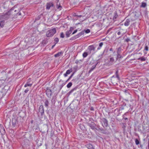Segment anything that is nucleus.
Returning <instances> with one entry per match:
<instances>
[{
    "label": "nucleus",
    "instance_id": "1",
    "mask_svg": "<svg viewBox=\"0 0 149 149\" xmlns=\"http://www.w3.org/2000/svg\"><path fill=\"white\" fill-rule=\"evenodd\" d=\"M16 6H14L6 13L3 15H0V19H4L6 20L9 19L10 17V15L11 14L13 13L12 12L13 10H14V12H15L17 11V9H15Z\"/></svg>",
    "mask_w": 149,
    "mask_h": 149
},
{
    "label": "nucleus",
    "instance_id": "2",
    "mask_svg": "<svg viewBox=\"0 0 149 149\" xmlns=\"http://www.w3.org/2000/svg\"><path fill=\"white\" fill-rule=\"evenodd\" d=\"M37 112L38 116L39 117L40 116L41 118H42L44 114V109L43 105H41L39 107Z\"/></svg>",
    "mask_w": 149,
    "mask_h": 149
},
{
    "label": "nucleus",
    "instance_id": "3",
    "mask_svg": "<svg viewBox=\"0 0 149 149\" xmlns=\"http://www.w3.org/2000/svg\"><path fill=\"white\" fill-rule=\"evenodd\" d=\"M115 75L113 76L111 78V80L112 83L116 84V82H115V81L117 80H119L120 78L118 74V71L117 70L115 72Z\"/></svg>",
    "mask_w": 149,
    "mask_h": 149
},
{
    "label": "nucleus",
    "instance_id": "4",
    "mask_svg": "<svg viewBox=\"0 0 149 149\" xmlns=\"http://www.w3.org/2000/svg\"><path fill=\"white\" fill-rule=\"evenodd\" d=\"M56 30L55 28L48 30L46 33V35L47 37H50L53 36L56 33Z\"/></svg>",
    "mask_w": 149,
    "mask_h": 149
},
{
    "label": "nucleus",
    "instance_id": "5",
    "mask_svg": "<svg viewBox=\"0 0 149 149\" xmlns=\"http://www.w3.org/2000/svg\"><path fill=\"white\" fill-rule=\"evenodd\" d=\"M100 122L103 127H107L108 125V121L107 120L104 118H100Z\"/></svg>",
    "mask_w": 149,
    "mask_h": 149
},
{
    "label": "nucleus",
    "instance_id": "6",
    "mask_svg": "<svg viewBox=\"0 0 149 149\" xmlns=\"http://www.w3.org/2000/svg\"><path fill=\"white\" fill-rule=\"evenodd\" d=\"M46 89V94L48 97L50 98L52 94V91L50 88L48 87H47Z\"/></svg>",
    "mask_w": 149,
    "mask_h": 149
},
{
    "label": "nucleus",
    "instance_id": "7",
    "mask_svg": "<svg viewBox=\"0 0 149 149\" xmlns=\"http://www.w3.org/2000/svg\"><path fill=\"white\" fill-rule=\"evenodd\" d=\"M88 125L93 130H96V124L93 122H91V123H88Z\"/></svg>",
    "mask_w": 149,
    "mask_h": 149
},
{
    "label": "nucleus",
    "instance_id": "8",
    "mask_svg": "<svg viewBox=\"0 0 149 149\" xmlns=\"http://www.w3.org/2000/svg\"><path fill=\"white\" fill-rule=\"evenodd\" d=\"M95 47L93 45H91L89 46L86 50V51L88 52V53L91 54V51H95Z\"/></svg>",
    "mask_w": 149,
    "mask_h": 149
},
{
    "label": "nucleus",
    "instance_id": "9",
    "mask_svg": "<svg viewBox=\"0 0 149 149\" xmlns=\"http://www.w3.org/2000/svg\"><path fill=\"white\" fill-rule=\"evenodd\" d=\"M12 124L13 126L15 127L17 124L18 123L17 118V117H15L12 119Z\"/></svg>",
    "mask_w": 149,
    "mask_h": 149
},
{
    "label": "nucleus",
    "instance_id": "10",
    "mask_svg": "<svg viewBox=\"0 0 149 149\" xmlns=\"http://www.w3.org/2000/svg\"><path fill=\"white\" fill-rule=\"evenodd\" d=\"M54 1L56 3L57 8L60 10L62 8V6H61L60 3L59 2V0H54Z\"/></svg>",
    "mask_w": 149,
    "mask_h": 149
},
{
    "label": "nucleus",
    "instance_id": "11",
    "mask_svg": "<svg viewBox=\"0 0 149 149\" xmlns=\"http://www.w3.org/2000/svg\"><path fill=\"white\" fill-rule=\"evenodd\" d=\"M0 132L2 134H4L5 133V129L2 125H0Z\"/></svg>",
    "mask_w": 149,
    "mask_h": 149
},
{
    "label": "nucleus",
    "instance_id": "12",
    "mask_svg": "<svg viewBox=\"0 0 149 149\" xmlns=\"http://www.w3.org/2000/svg\"><path fill=\"white\" fill-rule=\"evenodd\" d=\"M43 102L44 103V105L47 108H48L49 107V103L48 100L47 99H45L43 100Z\"/></svg>",
    "mask_w": 149,
    "mask_h": 149
},
{
    "label": "nucleus",
    "instance_id": "13",
    "mask_svg": "<svg viewBox=\"0 0 149 149\" xmlns=\"http://www.w3.org/2000/svg\"><path fill=\"white\" fill-rule=\"evenodd\" d=\"M72 71V68H71L70 69L67 70L66 73L64 74L65 77H66L68 76V75Z\"/></svg>",
    "mask_w": 149,
    "mask_h": 149
},
{
    "label": "nucleus",
    "instance_id": "14",
    "mask_svg": "<svg viewBox=\"0 0 149 149\" xmlns=\"http://www.w3.org/2000/svg\"><path fill=\"white\" fill-rule=\"evenodd\" d=\"M54 4L52 3L49 2L47 3L46 5V9L49 10L51 7H53Z\"/></svg>",
    "mask_w": 149,
    "mask_h": 149
},
{
    "label": "nucleus",
    "instance_id": "15",
    "mask_svg": "<svg viewBox=\"0 0 149 149\" xmlns=\"http://www.w3.org/2000/svg\"><path fill=\"white\" fill-rule=\"evenodd\" d=\"M26 115V112L24 111L20 112L19 113V115L20 117L23 118Z\"/></svg>",
    "mask_w": 149,
    "mask_h": 149
},
{
    "label": "nucleus",
    "instance_id": "16",
    "mask_svg": "<svg viewBox=\"0 0 149 149\" xmlns=\"http://www.w3.org/2000/svg\"><path fill=\"white\" fill-rule=\"evenodd\" d=\"M114 59L113 57H110L109 61V64L110 65H112L113 64V62L114 61Z\"/></svg>",
    "mask_w": 149,
    "mask_h": 149
},
{
    "label": "nucleus",
    "instance_id": "17",
    "mask_svg": "<svg viewBox=\"0 0 149 149\" xmlns=\"http://www.w3.org/2000/svg\"><path fill=\"white\" fill-rule=\"evenodd\" d=\"M118 17V15L116 11L114 13L113 19L114 21H116V18Z\"/></svg>",
    "mask_w": 149,
    "mask_h": 149
},
{
    "label": "nucleus",
    "instance_id": "18",
    "mask_svg": "<svg viewBox=\"0 0 149 149\" xmlns=\"http://www.w3.org/2000/svg\"><path fill=\"white\" fill-rule=\"evenodd\" d=\"M63 54V52L61 51L55 54L54 56L55 57H57L61 56Z\"/></svg>",
    "mask_w": 149,
    "mask_h": 149
},
{
    "label": "nucleus",
    "instance_id": "19",
    "mask_svg": "<svg viewBox=\"0 0 149 149\" xmlns=\"http://www.w3.org/2000/svg\"><path fill=\"white\" fill-rule=\"evenodd\" d=\"M98 62H97V63H96V64L93 65L92 67V68H91V69L89 71L88 73H90L91 71H93V70H94L97 64H98Z\"/></svg>",
    "mask_w": 149,
    "mask_h": 149
},
{
    "label": "nucleus",
    "instance_id": "20",
    "mask_svg": "<svg viewBox=\"0 0 149 149\" xmlns=\"http://www.w3.org/2000/svg\"><path fill=\"white\" fill-rule=\"evenodd\" d=\"M86 146L88 149H95L93 145L90 144L86 145Z\"/></svg>",
    "mask_w": 149,
    "mask_h": 149
},
{
    "label": "nucleus",
    "instance_id": "21",
    "mask_svg": "<svg viewBox=\"0 0 149 149\" xmlns=\"http://www.w3.org/2000/svg\"><path fill=\"white\" fill-rule=\"evenodd\" d=\"M42 16L43 14H41L38 15L35 18L34 22L40 19L41 18V17Z\"/></svg>",
    "mask_w": 149,
    "mask_h": 149
},
{
    "label": "nucleus",
    "instance_id": "22",
    "mask_svg": "<svg viewBox=\"0 0 149 149\" xmlns=\"http://www.w3.org/2000/svg\"><path fill=\"white\" fill-rule=\"evenodd\" d=\"M130 20L129 19H127L126 20L124 23V25L125 26H128L130 24Z\"/></svg>",
    "mask_w": 149,
    "mask_h": 149
},
{
    "label": "nucleus",
    "instance_id": "23",
    "mask_svg": "<svg viewBox=\"0 0 149 149\" xmlns=\"http://www.w3.org/2000/svg\"><path fill=\"white\" fill-rule=\"evenodd\" d=\"M87 52H84L82 56L84 58H86L88 56V54H90L88 53V52L87 51Z\"/></svg>",
    "mask_w": 149,
    "mask_h": 149
},
{
    "label": "nucleus",
    "instance_id": "24",
    "mask_svg": "<svg viewBox=\"0 0 149 149\" xmlns=\"http://www.w3.org/2000/svg\"><path fill=\"white\" fill-rule=\"evenodd\" d=\"M32 84H30L29 82H27L25 84L24 87H26L27 86H29L30 87H31L32 86Z\"/></svg>",
    "mask_w": 149,
    "mask_h": 149
},
{
    "label": "nucleus",
    "instance_id": "25",
    "mask_svg": "<svg viewBox=\"0 0 149 149\" xmlns=\"http://www.w3.org/2000/svg\"><path fill=\"white\" fill-rule=\"evenodd\" d=\"M71 32L69 31H68L66 32L65 34L66 37L68 38L70 36V35L71 33Z\"/></svg>",
    "mask_w": 149,
    "mask_h": 149
},
{
    "label": "nucleus",
    "instance_id": "26",
    "mask_svg": "<svg viewBox=\"0 0 149 149\" xmlns=\"http://www.w3.org/2000/svg\"><path fill=\"white\" fill-rule=\"evenodd\" d=\"M77 88V87H75L73 88L72 90H71L68 93L69 94H71L72 93H73L74 91L76 90Z\"/></svg>",
    "mask_w": 149,
    "mask_h": 149
},
{
    "label": "nucleus",
    "instance_id": "27",
    "mask_svg": "<svg viewBox=\"0 0 149 149\" xmlns=\"http://www.w3.org/2000/svg\"><path fill=\"white\" fill-rule=\"evenodd\" d=\"M126 124L125 123H122L121 124L122 128L124 130H125L126 127Z\"/></svg>",
    "mask_w": 149,
    "mask_h": 149
},
{
    "label": "nucleus",
    "instance_id": "28",
    "mask_svg": "<svg viewBox=\"0 0 149 149\" xmlns=\"http://www.w3.org/2000/svg\"><path fill=\"white\" fill-rule=\"evenodd\" d=\"M100 126L99 125L97 126V127L98 128V129L96 128V130H98V131H103L104 130V129L102 127L100 128Z\"/></svg>",
    "mask_w": 149,
    "mask_h": 149
},
{
    "label": "nucleus",
    "instance_id": "29",
    "mask_svg": "<svg viewBox=\"0 0 149 149\" xmlns=\"http://www.w3.org/2000/svg\"><path fill=\"white\" fill-rule=\"evenodd\" d=\"M147 6V4L146 3L143 2L141 4L140 6L141 7L144 8Z\"/></svg>",
    "mask_w": 149,
    "mask_h": 149
},
{
    "label": "nucleus",
    "instance_id": "30",
    "mask_svg": "<svg viewBox=\"0 0 149 149\" xmlns=\"http://www.w3.org/2000/svg\"><path fill=\"white\" fill-rule=\"evenodd\" d=\"M103 45V43L102 42H101L99 44V46L97 48V50H99L100 49L101 47H102Z\"/></svg>",
    "mask_w": 149,
    "mask_h": 149
},
{
    "label": "nucleus",
    "instance_id": "31",
    "mask_svg": "<svg viewBox=\"0 0 149 149\" xmlns=\"http://www.w3.org/2000/svg\"><path fill=\"white\" fill-rule=\"evenodd\" d=\"M138 60H140L142 61H143L146 60V58H144L143 57H141L139 58H138Z\"/></svg>",
    "mask_w": 149,
    "mask_h": 149
},
{
    "label": "nucleus",
    "instance_id": "32",
    "mask_svg": "<svg viewBox=\"0 0 149 149\" xmlns=\"http://www.w3.org/2000/svg\"><path fill=\"white\" fill-rule=\"evenodd\" d=\"M4 25V21H2L0 22V26L1 27H3Z\"/></svg>",
    "mask_w": 149,
    "mask_h": 149
},
{
    "label": "nucleus",
    "instance_id": "33",
    "mask_svg": "<svg viewBox=\"0 0 149 149\" xmlns=\"http://www.w3.org/2000/svg\"><path fill=\"white\" fill-rule=\"evenodd\" d=\"M84 31H82L81 32H80L79 33H78L77 35L78 36V37H80L81 35H84Z\"/></svg>",
    "mask_w": 149,
    "mask_h": 149
},
{
    "label": "nucleus",
    "instance_id": "34",
    "mask_svg": "<svg viewBox=\"0 0 149 149\" xmlns=\"http://www.w3.org/2000/svg\"><path fill=\"white\" fill-rule=\"evenodd\" d=\"M78 37L77 35L76 36L70 38V40H74L78 38Z\"/></svg>",
    "mask_w": 149,
    "mask_h": 149
},
{
    "label": "nucleus",
    "instance_id": "35",
    "mask_svg": "<svg viewBox=\"0 0 149 149\" xmlns=\"http://www.w3.org/2000/svg\"><path fill=\"white\" fill-rule=\"evenodd\" d=\"M105 51V50H104L103 51V52L100 55L98 56V57L99 58V59H102V58H103V56L104 53Z\"/></svg>",
    "mask_w": 149,
    "mask_h": 149
},
{
    "label": "nucleus",
    "instance_id": "36",
    "mask_svg": "<svg viewBox=\"0 0 149 149\" xmlns=\"http://www.w3.org/2000/svg\"><path fill=\"white\" fill-rule=\"evenodd\" d=\"M135 144L136 145H138L140 143L139 141L137 139H136L135 140Z\"/></svg>",
    "mask_w": 149,
    "mask_h": 149
},
{
    "label": "nucleus",
    "instance_id": "37",
    "mask_svg": "<svg viewBox=\"0 0 149 149\" xmlns=\"http://www.w3.org/2000/svg\"><path fill=\"white\" fill-rule=\"evenodd\" d=\"M65 84V83H63L62 84L60 85L59 87V90L58 92H59L60 91L62 88L63 86Z\"/></svg>",
    "mask_w": 149,
    "mask_h": 149
},
{
    "label": "nucleus",
    "instance_id": "38",
    "mask_svg": "<svg viewBox=\"0 0 149 149\" xmlns=\"http://www.w3.org/2000/svg\"><path fill=\"white\" fill-rule=\"evenodd\" d=\"M54 43H55V45H56L57 43L59 41V39L57 38H55L54 40Z\"/></svg>",
    "mask_w": 149,
    "mask_h": 149
},
{
    "label": "nucleus",
    "instance_id": "39",
    "mask_svg": "<svg viewBox=\"0 0 149 149\" xmlns=\"http://www.w3.org/2000/svg\"><path fill=\"white\" fill-rule=\"evenodd\" d=\"M72 83L71 82H70L67 85V88H69L72 86Z\"/></svg>",
    "mask_w": 149,
    "mask_h": 149
},
{
    "label": "nucleus",
    "instance_id": "40",
    "mask_svg": "<svg viewBox=\"0 0 149 149\" xmlns=\"http://www.w3.org/2000/svg\"><path fill=\"white\" fill-rule=\"evenodd\" d=\"M0 91L1 92L2 94H3V96L5 95V89H2L0 90Z\"/></svg>",
    "mask_w": 149,
    "mask_h": 149
},
{
    "label": "nucleus",
    "instance_id": "41",
    "mask_svg": "<svg viewBox=\"0 0 149 149\" xmlns=\"http://www.w3.org/2000/svg\"><path fill=\"white\" fill-rule=\"evenodd\" d=\"M121 50V48L120 47H118L117 49V53H120Z\"/></svg>",
    "mask_w": 149,
    "mask_h": 149
},
{
    "label": "nucleus",
    "instance_id": "42",
    "mask_svg": "<svg viewBox=\"0 0 149 149\" xmlns=\"http://www.w3.org/2000/svg\"><path fill=\"white\" fill-rule=\"evenodd\" d=\"M116 60H118V58H120L122 57L120 55V53H117Z\"/></svg>",
    "mask_w": 149,
    "mask_h": 149
},
{
    "label": "nucleus",
    "instance_id": "43",
    "mask_svg": "<svg viewBox=\"0 0 149 149\" xmlns=\"http://www.w3.org/2000/svg\"><path fill=\"white\" fill-rule=\"evenodd\" d=\"M76 72V71L75 70L74 72H73L71 75L69 77V78H68V80H70L71 78L73 76L74 74L75 73V72Z\"/></svg>",
    "mask_w": 149,
    "mask_h": 149
},
{
    "label": "nucleus",
    "instance_id": "44",
    "mask_svg": "<svg viewBox=\"0 0 149 149\" xmlns=\"http://www.w3.org/2000/svg\"><path fill=\"white\" fill-rule=\"evenodd\" d=\"M124 109V108L123 107H120L119 109H117V108L116 109L114 110V111H120V110H123Z\"/></svg>",
    "mask_w": 149,
    "mask_h": 149
},
{
    "label": "nucleus",
    "instance_id": "45",
    "mask_svg": "<svg viewBox=\"0 0 149 149\" xmlns=\"http://www.w3.org/2000/svg\"><path fill=\"white\" fill-rule=\"evenodd\" d=\"M84 32L85 31L86 33H88L90 32V30L88 29H87L86 30H84Z\"/></svg>",
    "mask_w": 149,
    "mask_h": 149
},
{
    "label": "nucleus",
    "instance_id": "46",
    "mask_svg": "<svg viewBox=\"0 0 149 149\" xmlns=\"http://www.w3.org/2000/svg\"><path fill=\"white\" fill-rule=\"evenodd\" d=\"M144 50H145L147 51L148 50V47L147 45H146V46L144 49Z\"/></svg>",
    "mask_w": 149,
    "mask_h": 149
},
{
    "label": "nucleus",
    "instance_id": "47",
    "mask_svg": "<svg viewBox=\"0 0 149 149\" xmlns=\"http://www.w3.org/2000/svg\"><path fill=\"white\" fill-rule=\"evenodd\" d=\"M64 35L63 32L61 33L60 35V37L61 38H63L64 37Z\"/></svg>",
    "mask_w": 149,
    "mask_h": 149
},
{
    "label": "nucleus",
    "instance_id": "48",
    "mask_svg": "<svg viewBox=\"0 0 149 149\" xmlns=\"http://www.w3.org/2000/svg\"><path fill=\"white\" fill-rule=\"evenodd\" d=\"M29 91V89L28 88H27L24 91L25 93H27Z\"/></svg>",
    "mask_w": 149,
    "mask_h": 149
},
{
    "label": "nucleus",
    "instance_id": "49",
    "mask_svg": "<svg viewBox=\"0 0 149 149\" xmlns=\"http://www.w3.org/2000/svg\"><path fill=\"white\" fill-rule=\"evenodd\" d=\"M51 102L52 103H54V104L55 103L56 101L55 100V99H54V97H53L52 98Z\"/></svg>",
    "mask_w": 149,
    "mask_h": 149
},
{
    "label": "nucleus",
    "instance_id": "50",
    "mask_svg": "<svg viewBox=\"0 0 149 149\" xmlns=\"http://www.w3.org/2000/svg\"><path fill=\"white\" fill-rule=\"evenodd\" d=\"M130 41V40L129 38H127L125 39V41L127 42H128L129 41Z\"/></svg>",
    "mask_w": 149,
    "mask_h": 149
},
{
    "label": "nucleus",
    "instance_id": "51",
    "mask_svg": "<svg viewBox=\"0 0 149 149\" xmlns=\"http://www.w3.org/2000/svg\"><path fill=\"white\" fill-rule=\"evenodd\" d=\"M48 39L46 40H43L42 41L43 43H44L45 44L47 43L48 42Z\"/></svg>",
    "mask_w": 149,
    "mask_h": 149
},
{
    "label": "nucleus",
    "instance_id": "52",
    "mask_svg": "<svg viewBox=\"0 0 149 149\" xmlns=\"http://www.w3.org/2000/svg\"><path fill=\"white\" fill-rule=\"evenodd\" d=\"M73 29H74L73 28L71 27L70 28V30L69 31L72 33V31L73 30Z\"/></svg>",
    "mask_w": 149,
    "mask_h": 149
},
{
    "label": "nucleus",
    "instance_id": "53",
    "mask_svg": "<svg viewBox=\"0 0 149 149\" xmlns=\"http://www.w3.org/2000/svg\"><path fill=\"white\" fill-rule=\"evenodd\" d=\"M90 110L92 111H94V108L93 107H91L90 108Z\"/></svg>",
    "mask_w": 149,
    "mask_h": 149
},
{
    "label": "nucleus",
    "instance_id": "54",
    "mask_svg": "<svg viewBox=\"0 0 149 149\" xmlns=\"http://www.w3.org/2000/svg\"><path fill=\"white\" fill-rule=\"evenodd\" d=\"M117 34L118 35H120L121 34V32L120 31H117Z\"/></svg>",
    "mask_w": 149,
    "mask_h": 149
},
{
    "label": "nucleus",
    "instance_id": "55",
    "mask_svg": "<svg viewBox=\"0 0 149 149\" xmlns=\"http://www.w3.org/2000/svg\"><path fill=\"white\" fill-rule=\"evenodd\" d=\"M114 120H115V119L114 118H111V122H114Z\"/></svg>",
    "mask_w": 149,
    "mask_h": 149
},
{
    "label": "nucleus",
    "instance_id": "56",
    "mask_svg": "<svg viewBox=\"0 0 149 149\" xmlns=\"http://www.w3.org/2000/svg\"><path fill=\"white\" fill-rule=\"evenodd\" d=\"M14 10H13L12 11V12L13 13V14L12 13L11 14V15H16V14H17V13H15V12H14Z\"/></svg>",
    "mask_w": 149,
    "mask_h": 149
},
{
    "label": "nucleus",
    "instance_id": "57",
    "mask_svg": "<svg viewBox=\"0 0 149 149\" xmlns=\"http://www.w3.org/2000/svg\"><path fill=\"white\" fill-rule=\"evenodd\" d=\"M77 31V29H76L72 33V34H74V33H76Z\"/></svg>",
    "mask_w": 149,
    "mask_h": 149
},
{
    "label": "nucleus",
    "instance_id": "58",
    "mask_svg": "<svg viewBox=\"0 0 149 149\" xmlns=\"http://www.w3.org/2000/svg\"><path fill=\"white\" fill-rule=\"evenodd\" d=\"M124 92L126 93H127L128 94H129V92L128 90H125L124 91Z\"/></svg>",
    "mask_w": 149,
    "mask_h": 149
},
{
    "label": "nucleus",
    "instance_id": "59",
    "mask_svg": "<svg viewBox=\"0 0 149 149\" xmlns=\"http://www.w3.org/2000/svg\"><path fill=\"white\" fill-rule=\"evenodd\" d=\"M3 94H2L1 92L0 91V97H3Z\"/></svg>",
    "mask_w": 149,
    "mask_h": 149
},
{
    "label": "nucleus",
    "instance_id": "60",
    "mask_svg": "<svg viewBox=\"0 0 149 149\" xmlns=\"http://www.w3.org/2000/svg\"><path fill=\"white\" fill-rule=\"evenodd\" d=\"M16 12H17V13L16 14H18V15H21V13H18V11H17H17Z\"/></svg>",
    "mask_w": 149,
    "mask_h": 149
},
{
    "label": "nucleus",
    "instance_id": "61",
    "mask_svg": "<svg viewBox=\"0 0 149 149\" xmlns=\"http://www.w3.org/2000/svg\"><path fill=\"white\" fill-rule=\"evenodd\" d=\"M76 16L78 17H82V16L81 15H76Z\"/></svg>",
    "mask_w": 149,
    "mask_h": 149
},
{
    "label": "nucleus",
    "instance_id": "62",
    "mask_svg": "<svg viewBox=\"0 0 149 149\" xmlns=\"http://www.w3.org/2000/svg\"><path fill=\"white\" fill-rule=\"evenodd\" d=\"M75 63L76 64H77L79 63V61L78 60H76L75 62Z\"/></svg>",
    "mask_w": 149,
    "mask_h": 149
},
{
    "label": "nucleus",
    "instance_id": "63",
    "mask_svg": "<svg viewBox=\"0 0 149 149\" xmlns=\"http://www.w3.org/2000/svg\"><path fill=\"white\" fill-rule=\"evenodd\" d=\"M109 51H113V49L112 48H111L109 49Z\"/></svg>",
    "mask_w": 149,
    "mask_h": 149
},
{
    "label": "nucleus",
    "instance_id": "64",
    "mask_svg": "<svg viewBox=\"0 0 149 149\" xmlns=\"http://www.w3.org/2000/svg\"><path fill=\"white\" fill-rule=\"evenodd\" d=\"M129 106H130V108L131 109V110H132V106L131 104H130Z\"/></svg>",
    "mask_w": 149,
    "mask_h": 149
}]
</instances>
